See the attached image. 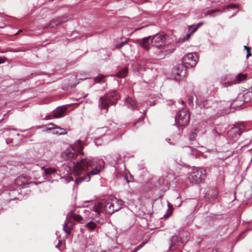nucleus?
I'll list each match as a JSON object with an SVG mask.
<instances>
[{
  "label": "nucleus",
  "mask_w": 252,
  "mask_h": 252,
  "mask_svg": "<svg viewBox=\"0 0 252 252\" xmlns=\"http://www.w3.org/2000/svg\"><path fill=\"white\" fill-rule=\"evenodd\" d=\"M104 207L103 203L102 202H99L97 204L95 205L93 207V210L96 213L95 216L97 215L99 216L100 214L102 212V208Z\"/></svg>",
  "instance_id": "obj_22"
},
{
  "label": "nucleus",
  "mask_w": 252,
  "mask_h": 252,
  "mask_svg": "<svg viewBox=\"0 0 252 252\" xmlns=\"http://www.w3.org/2000/svg\"><path fill=\"white\" fill-rule=\"evenodd\" d=\"M127 71L128 68L126 67L121 68L119 70L118 72L115 75V76L118 78H124L127 75Z\"/></svg>",
  "instance_id": "obj_25"
},
{
  "label": "nucleus",
  "mask_w": 252,
  "mask_h": 252,
  "mask_svg": "<svg viewBox=\"0 0 252 252\" xmlns=\"http://www.w3.org/2000/svg\"><path fill=\"white\" fill-rule=\"evenodd\" d=\"M212 134L215 137H219L221 135V134L219 133L216 129L212 130Z\"/></svg>",
  "instance_id": "obj_38"
},
{
  "label": "nucleus",
  "mask_w": 252,
  "mask_h": 252,
  "mask_svg": "<svg viewBox=\"0 0 252 252\" xmlns=\"http://www.w3.org/2000/svg\"><path fill=\"white\" fill-rule=\"evenodd\" d=\"M206 176V171L201 168L195 167L189 173L188 179L190 183L198 184L204 180Z\"/></svg>",
  "instance_id": "obj_3"
},
{
  "label": "nucleus",
  "mask_w": 252,
  "mask_h": 252,
  "mask_svg": "<svg viewBox=\"0 0 252 252\" xmlns=\"http://www.w3.org/2000/svg\"><path fill=\"white\" fill-rule=\"evenodd\" d=\"M193 97L192 96H189V97L188 100H189V103L190 106L193 105Z\"/></svg>",
  "instance_id": "obj_41"
},
{
  "label": "nucleus",
  "mask_w": 252,
  "mask_h": 252,
  "mask_svg": "<svg viewBox=\"0 0 252 252\" xmlns=\"http://www.w3.org/2000/svg\"><path fill=\"white\" fill-rule=\"evenodd\" d=\"M248 94H247L243 95V97L245 98L244 100H241L240 97L239 96L236 100L233 101V102L231 104V106L232 108H236L242 105L244 103L249 101V100L246 99V97Z\"/></svg>",
  "instance_id": "obj_17"
},
{
  "label": "nucleus",
  "mask_w": 252,
  "mask_h": 252,
  "mask_svg": "<svg viewBox=\"0 0 252 252\" xmlns=\"http://www.w3.org/2000/svg\"><path fill=\"white\" fill-rule=\"evenodd\" d=\"M5 63V60L2 58H0V64Z\"/></svg>",
  "instance_id": "obj_50"
},
{
  "label": "nucleus",
  "mask_w": 252,
  "mask_h": 252,
  "mask_svg": "<svg viewBox=\"0 0 252 252\" xmlns=\"http://www.w3.org/2000/svg\"><path fill=\"white\" fill-rule=\"evenodd\" d=\"M236 7H238V5H237L236 4H229L227 6V8H236Z\"/></svg>",
  "instance_id": "obj_43"
},
{
  "label": "nucleus",
  "mask_w": 252,
  "mask_h": 252,
  "mask_svg": "<svg viewBox=\"0 0 252 252\" xmlns=\"http://www.w3.org/2000/svg\"><path fill=\"white\" fill-rule=\"evenodd\" d=\"M73 218L75 221H80L83 220L82 217L79 215H74Z\"/></svg>",
  "instance_id": "obj_36"
},
{
  "label": "nucleus",
  "mask_w": 252,
  "mask_h": 252,
  "mask_svg": "<svg viewBox=\"0 0 252 252\" xmlns=\"http://www.w3.org/2000/svg\"><path fill=\"white\" fill-rule=\"evenodd\" d=\"M143 119L144 118L143 117L139 118L138 121H137L134 123V126H136V125L139 122L142 121L143 120Z\"/></svg>",
  "instance_id": "obj_45"
},
{
  "label": "nucleus",
  "mask_w": 252,
  "mask_h": 252,
  "mask_svg": "<svg viewBox=\"0 0 252 252\" xmlns=\"http://www.w3.org/2000/svg\"><path fill=\"white\" fill-rule=\"evenodd\" d=\"M75 145L78 150V153L83 154V153L82 152L83 146H82L81 141L80 140H77L75 143Z\"/></svg>",
  "instance_id": "obj_27"
},
{
  "label": "nucleus",
  "mask_w": 252,
  "mask_h": 252,
  "mask_svg": "<svg viewBox=\"0 0 252 252\" xmlns=\"http://www.w3.org/2000/svg\"><path fill=\"white\" fill-rule=\"evenodd\" d=\"M15 184L21 188H25L28 187V179L25 176H19L14 181Z\"/></svg>",
  "instance_id": "obj_11"
},
{
  "label": "nucleus",
  "mask_w": 252,
  "mask_h": 252,
  "mask_svg": "<svg viewBox=\"0 0 252 252\" xmlns=\"http://www.w3.org/2000/svg\"><path fill=\"white\" fill-rule=\"evenodd\" d=\"M244 49H245V50H247V52L248 51H249V50H251V48H250V47H248V46H244Z\"/></svg>",
  "instance_id": "obj_52"
},
{
  "label": "nucleus",
  "mask_w": 252,
  "mask_h": 252,
  "mask_svg": "<svg viewBox=\"0 0 252 252\" xmlns=\"http://www.w3.org/2000/svg\"><path fill=\"white\" fill-rule=\"evenodd\" d=\"M217 11H220V10L219 9H211L210 10L207 11L204 14L205 16L207 15H211L212 14L217 12Z\"/></svg>",
  "instance_id": "obj_33"
},
{
  "label": "nucleus",
  "mask_w": 252,
  "mask_h": 252,
  "mask_svg": "<svg viewBox=\"0 0 252 252\" xmlns=\"http://www.w3.org/2000/svg\"><path fill=\"white\" fill-rule=\"evenodd\" d=\"M196 135V134L194 131L191 132L189 134V139L192 141L194 140Z\"/></svg>",
  "instance_id": "obj_39"
},
{
  "label": "nucleus",
  "mask_w": 252,
  "mask_h": 252,
  "mask_svg": "<svg viewBox=\"0 0 252 252\" xmlns=\"http://www.w3.org/2000/svg\"><path fill=\"white\" fill-rule=\"evenodd\" d=\"M73 172L75 176H79L87 171L89 167L93 165V162L90 158H87L80 159L73 162Z\"/></svg>",
  "instance_id": "obj_2"
},
{
  "label": "nucleus",
  "mask_w": 252,
  "mask_h": 252,
  "mask_svg": "<svg viewBox=\"0 0 252 252\" xmlns=\"http://www.w3.org/2000/svg\"><path fill=\"white\" fill-rule=\"evenodd\" d=\"M62 169H61L59 170V172H60V173H61V172H62Z\"/></svg>",
  "instance_id": "obj_62"
},
{
  "label": "nucleus",
  "mask_w": 252,
  "mask_h": 252,
  "mask_svg": "<svg viewBox=\"0 0 252 252\" xmlns=\"http://www.w3.org/2000/svg\"><path fill=\"white\" fill-rule=\"evenodd\" d=\"M214 193H215V194H214V195L213 196V197L214 198H215L216 197V195H217V192L216 190H214Z\"/></svg>",
  "instance_id": "obj_56"
},
{
  "label": "nucleus",
  "mask_w": 252,
  "mask_h": 252,
  "mask_svg": "<svg viewBox=\"0 0 252 252\" xmlns=\"http://www.w3.org/2000/svg\"><path fill=\"white\" fill-rule=\"evenodd\" d=\"M181 103L183 104H184L185 102L183 100H182L181 101Z\"/></svg>",
  "instance_id": "obj_59"
},
{
  "label": "nucleus",
  "mask_w": 252,
  "mask_h": 252,
  "mask_svg": "<svg viewBox=\"0 0 252 252\" xmlns=\"http://www.w3.org/2000/svg\"><path fill=\"white\" fill-rule=\"evenodd\" d=\"M100 170L97 169V168H94L90 172H88V173L90 174V176L91 175H94L99 173Z\"/></svg>",
  "instance_id": "obj_35"
},
{
  "label": "nucleus",
  "mask_w": 252,
  "mask_h": 252,
  "mask_svg": "<svg viewBox=\"0 0 252 252\" xmlns=\"http://www.w3.org/2000/svg\"><path fill=\"white\" fill-rule=\"evenodd\" d=\"M186 74V69L184 68L182 65H178L172 72V76L176 81L182 79Z\"/></svg>",
  "instance_id": "obj_10"
},
{
  "label": "nucleus",
  "mask_w": 252,
  "mask_h": 252,
  "mask_svg": "<svg viewBox=\"0 0 252 252\" xmlns=\"http://www.w3.org/2000/svg\"><path fill=\"white\" fill-rule=\"evenodd\" d=\"M54 0H49L50 1H53Z\"/></svg>",
  "instance_id": "obj_63"
},
{
  "label": "nucleus",
  "mask_w": 252,
  "mask_h": 252,
  "mask_svg": "<svg viewBox=\"0 0 252 252\" xmlns=\"http://www.w3.org/2000/svg\"><path fill=\"white\" fill-rule=\"evenodd\" d=\"M104 76L102 75H99L94 78V81L95 83H103L104 82Z\"/></svg>",
  "instance_id": "obj_31"
},
{
  "label": "nucleus",
  "mask_w": 252,
  "mask_h": 252,
  "mask_svg": "<svg viewBox=\"0 0 252 252\" xmlns=\"http://www.w3.org/2000/svg\"><path fill=\"white\" fill-rule=\"evenodd\" d=\"M170 139H166V141H167L168 143H170V142H169V141H170Z\"/></svg>",
  "instance_id": "obj_60"
},
{
  "label": "nucleus",
  "mask_w": 252,
  "mask_h": 252,
  "mask_svg": "<svg viewBox=\"0 0 252 252\" xmlns=\"http://www.w3.org/2000/svg\"><path fill=\"white\" fill-rule=\"evenodd\" d=\"M151 36H148L143 38L142 39L139 40L138 42L142 47L146 50H148L151 43Z\"/></svg>",
  "instance_id": "obj_16"
},
{
  "label": "nucleus",
  "mask_w": 252,
  "mask_h": 252,
  "mask_svg": "<svg viewBox=\"0 0 252 252\" xmlns=\"http://www.w3.org/2000/svg\"><path fill=\"white\" fill-rule=\"evenodd\" d=\"M144 245H145V244H140V245H139L138 246H137L136 248H135L134 252H137L138 250H139L141 248H142Z\"/></svg>",
  "instance_id": "obj_42"
},
{
  "label": "nucleus",
  "mask_w": 252,
  "mask_h": 252,
  "mask_svg": "<svg viewBox=\"0 0 252 252\" xmlns=\"http://www.w3.org/2000/svg\"><path fill=\"white\" fill-rule=\"evenodd\" d=\"M169 105H172L173 104V101L171 100L168 101Z\"/></svg>",
  "instance_id": "obj_53"
},
{
  "label": "nucleus",
  "mask_w": 252,
  "mask_h": 252,
  "mask_svg": "<svg viewBox=\"0 0 252 252\" xmlns=\"http://www.w3.org/2000/svg\"><path fill=\"white\" fill-rule=\"evenodd\" d=\"M125 179L126 180L127 184H129L130 182H132L133 181V177L129 173L126 174L125 176Z\"/></svg>",
  "instance_id": "obj_32"
},
{
  "label": "nucleus",
  "mask_w": 252,
  "mask_h": 252,
  "mask_svg": "<svg viewBox=\"0 0 252 252\" xmlns=\"http://www.w3.org/2000/svg\"><path fill=\"white\" fill-rule=\"evenodd\" d=\"M179 236L182 245H185L189 239V233L186 231H181L179 233Z\"/></svg>",
  "instance_id": "obj_15"
},
{
  "label": "nucleus",
  "mask_w": 252,
  "mask_h": 252,
  "mask_svg": "<svg viewBox=\"0 0 252 252\" xmlns=\"http://www.w3.org/2000/svg\"><path fill=\"white\" fill-rule=\"evenodd\" d=\"M212 252H221L219 248H215L212 250Z\"/></svg>",
  "instance_id": "obj_46"
},
{
  "label": "nucleus",
  "mask_w": 252,
  "mask_h": 252,
  "mask_svg": "<svg viewBox=\"0 0 252 252\" xmlns=\"http://www.w3.org/2000/svg\"><path fill=\"white\" fill-rule=\"evenodd\" d=\"M61 243V240H59V243L56 246V248H58L59 247V245L60 244V243Z\"/></svg>",
  "instance_id": "obj_54"
},
{
  "label": "nucleus",
  "mask_w": 252,
  "mask_h": 252,
  "mask_svg": "<svg viewBox=\"0 0 252 252\" xmlns=\"http://www.w3.org/2000/svg\"><path fill=\"white\" fill-rule=\"evenodd\" d=\"M125 103L128 108L132 109H134L136 107L135 101L132 98L130 97H127L126 98Z\"/></svg>",
  "instance_id": "obj_24"
},
{
  "label": "nucleus",
  "mask_w": 252,
  "mask_h": 252,
  "mask_svg": "<svg viewBox=\"0 0 252 252\" xmlns=\"http://www.w3.org/2000/svg\"><path fill=\"white\" fill-rule=\"evenodd\" d=\"M104 207L107 213L112 214L122 208V202L121 200L115 198L110 201L106 202Z\"/></svg>",
  "instance_id": "obj_5"
},
{
  "label": "nucleus",
  "mask_w": 252,
  "mask_h": 252,
  "mask_svg": "<svg viewBox=\"0 0 252 252\" xmlns=\"http://www.w3.org/2000/svg\"><path fill=\"white\" fill-rule=\"evenodd\" d=\"M252 55L251 52H250V50L249 51H248L247 52V55H246V58H248L249 57H250Z\"/></svg>",
  "instance_id": "obj_48"
},
{
  "label": "nucleus",
  "mask_w": 252,
  "mask_h": 252,
  "mask_svg": "<svg viewBox=\"0 0 252 252\" xmlns=\"http://www.w3.org/2000/svg\"><path fill=\"white\" fill-rule=\"evenodd\" d=\"M197 29L194 25H192L189 27V32H191V33H193L197 31Z\"/></svg>",
  "instance_id": "obj_34"
},
{
  "label": "nucleus",
  "mask_w": 252,
  "mask_h": 252,
  "mask_svg": "<svg viewBox=\"0 0 252 252\" xmlns=\"http://www.w3.org/2000/svg\"><path fill=\"white\" fill-rule=\"evenodd\" d=\"M67 20L68 19L66 16L58 17L52 20L53 22H55L57 26L66 22Z\"/></svg>",
  "instance_id": "obj_23"
},
{
  "label": "nucleus",
  "mask_w": 252,
  "mask_h": 252,
  "mask_svg": "<svg viewBox=\"0 0 252 252\" xmlns=\"http://www.w3.org/2000/svg\"><path fill=\"white\" fill-rule=\"evenodd\" d=\"M163 51H167V50H166V49H165V47H164V48H163Z\"/></svg>",
  "instance_id": "obj_61"
},
{
  "label": "nucleus",
  "mask_w": 252,
  "mask_h": 252,
  "mask_svg": "<svg viewBox=\"0 0 252 252\" xmlns=\"http://www.w3.org/2000/svg\"><path fill=\"white\" fill-rule=\"evenodd\" d=\"M128 39H126V40L125 41H122L121 42V43H118L116 44V47L117 48H121L122 47H123L124 45H125L127 43V41H128Z\"/></svg>",
  "instance_id": "obj_37"
},
{
  "label": "nucleus",
  "mask_w": 252,
  "mask_h": 252,
  "mask_svg": "<svg viewBox=\"0 0 252 252\" xmlns=\"http://www.w3.org/2000/svg\"><path fill=\"white\" fill-rule=\"evenodd\" d=\"M66 111V107L63 106L59 107L53 111V116L55 118H59L63 117Z\"/></svg>",
  "instance_id": "obj_18"
},
{
  "label": "nucleus",
  "mask_w": 252,
  "mask_h": 252,
  "mask_svg": "<svg viewBox=\"0 0 252 252\" xmlns=\"http://www.w3.org/2000/svg\"><path fill=\"white\" fill-rule=\"evenodd\" d=\"M189 120L190 115L188 111L182 109L180 110L175 116V125H177L178 127L179 126H184L189 122Z\"/></svg>",
  "instance_id": "obj_4"
},
{
  "label": "nucleus",
  "mask_w": 252,
  "mask_h": 252,
  "mask_svg": "<svg viewBox=\"0 0 252 252\" xmlns=\"http://www.w3.org/2000/svg\"><path fill=\"white\" fill-rule=\"evenodd\" d=\"M72 151H74V150H72ZM62 156L65 159L70 160L76 158L78 157V154L74 151L67 149L62 153Z\"/></svg>",
  "instance_id": "obj_12"
},
{
  "label": "nucleus",
  "mask_w": 252,
  "mask_h": 252,
  "mask_svg": "<svg viewBox=\"0 0 252 252\" xmlns=\"http://www.w3.org/2000/svg\"><path fill=\"white\" fill-rule=\"evenodd\" d=\"M48 27H49L50 28H54L56 27H57L56 24L55 22H53V21L51 20L47 25Z\"/></svg>",
  "instance_id": "obj_40"
},
{
  "label": "nucleus",
  "mask_w": 252,
  "mask_h": 252,
  "mask_svg": "<svg viewBox=\"0 0 252 252\" xmlns=\"http://www.w3.org/2000/svg\"><path fill=\"white\" fill-rule=\"evenodd\" d=\"M196 103L197 105L201 108H208L211 107V103H210L208 100L203 99L200 101H199V99L197 98L196 99Z\"/></svg>",
  "instance_id": "obj_20"
},
{
  "label": "nucleus",
  "mask_w": 252,
  "mask_h": 252,
  "mask_svg": "<svg viewBox=\"0 0 252 252\" xmlns=\"http://www.w3.org/2000/svg\"><path fill=\"white\" fill-rule=\"evenodd\" d=\"M55 129H58L59 130L54 131V133L56 134H58L59 135H64L67 133V131L65 129L63 128H61L59 127L56 126L55 127Z\"/></svg>",
  "instance_id": "obj_30"
},
{
  "label": "nucleus",
  "mask_w": 252,
  "mask_h": 252,
  "mask_svg": "<svg viewBox=\"0 0 252 252\" xmlns=\"http://www.w3.org/2000/svg\"><path fill=\"white\" fill-rule=\"evenodd\" d=\"M73 179V178L72 177H70V176H68L67 177V182H70V181H72Z\"/></svg>",
  "instance_id": "obj_51"
},
{
  "label": "nucleus",
  "mask_w": 252,
  "mask_h": 252,
  "mask_svg": "<svg viewBox=\"0 0 252 252\" xmlns=\"http://www.w3.org/2000/svg\"><path fill=\"white\" fill-rule=\"evenodd\" d=\"M4 199L7 202H10L12 200L17 199L19 195V192L17 189H13L10 190H5L2 193Z\"/></svg>",
  "instance_id": "obj_9"
},
{
  "label": "nucleus",
  "mask_w": 252,
  "mask_h": 252,
  "mask_svg": "<svg viewBox=\"0 0 252 252\" xmlns=\"http://www.w3.org/2000/svg\"><path fill=\"white\" fill-rule=\"evenodd\" d=\"M202 25H203V23L202 22H199V23H198L197 24L194 25L195 26L196 29H198Z\"/></svg>",
  "instance_id": "obj_44"
},
{
  "label": "nucleus",
  "mask_w": 252,
  "mask_h": 252,
  "mask_svg": "<svg viewBox=\"0 0 252 252\" xmlns=\"http://www.w3.org/2000/svg\"><path fill=\"white\" fill-rule=\"evenodd\" d=\"M166 39L165 36L160 34H157L151 39V44L152 46L158 48L162 46L164 47L165 46Z\"/></svg>",
  "instance_id": "obj_6"
},
{
  "label": "nucleus",
  "mask_w": 252,
  "mask_h": 252,
  "mask_svg": "<svg viewBox=\"0 0 252 252\" xmlns=\"http://www.w3.org/2000/svg\"><path fill=\"white\" fill-rule=\"evenodd\" d=\"M247 232V231H245V232H244L242 233L241 234H240L238 236V237H239V238L243 237V235H244L245 234V233L246 232Z\"/></svg>",
  "instance_id": "obj_49"
},
{
  "label": "nucleus",
  "mask_w": 252,
  "mask_h": 252,
  "mask_svg": "<svg viewBox=\"0 0 252 252\" xmlns=\"http://www.w3.org/2000/svg\"><path fill=\"white\" fill-rule=\"evenodd\" d=\"M163 176H165V177L163 179L160 178L159 179V182L160 184L163 183L164 184H167L171 181L174 180L176 179V175L173 173H168L167 175H163Z\"/></svg>",
  "instance_id": "obj_14"
},
{
  "label": "nucleus",
  "mask_w": 252,
  "mask_h": 252,
  "mask_svg": "<svg viewBox=\"0 0 252 252\" xmlns=\"http://www.w3.org/2000/svg\"><path fill=\"white\" fill-rule=\"evenodd\" d=\"M171 244L169 247V249L171 251L174 250L179 247H183L181 243V240H178V238L177 236H173L170 238Z\"/></svg>",
  "instance_id": "obj_13"
},
{
  "label": "nucleus",
  "mask_w": 252,
  "mask_h": 252,
  "mask_svg": "<svg viewBox=\"0 0 252 252\" xmlns=\"http://www.w3.org/2000/svg\"><path fill=\"white\" fill-rule=\"evenodd\" d=\"M246 75L244 74L243 73H239L236 76V82H237V83H241L243 80L246 79Z\"/></svg>",
  "instance_id": "obj_28"
},
{
  "label": "nucleus",
  "mask_w": 252,
  "mask_h": 252,
  "mask_svg": "<svg viewBox=\"0 0 252 252\" xmlns=\"http://www.w3.org/2000/svg\"><path fill=\"white\" fill-rule=\"evenodd\" d=\"M86 226L88 230L93 231L96 228V224L94 222L90 221L86 224Z\"/></svg>",
  "instance_id": "obj_26"
},
{
  "label": "nucleus",
  "mask_w": 252,
  "mask_h": 252,
  "mask_svg": "<svg viewBox=\"0 0 252 252\" xmlns=\"http://www.w3.org/2000/svg\"><path fill=\"white\" fill-rule=\"evenodd\" d=\"M2 121H3V119L0 120V122H1Z\"/></svg>",
  "instance_id": "obj_64"
},
{
  "label": "nucleus",
  "mask_w": 252,
  "mask_h": 252,
  "mask_svg": "<svg viewBox=\"0 0 252 252\" xmlns=\"http://www.w3.org/2000/svg\"><path fill=\"white\" fill-rule=\"evenodd\" d=\"M197 56L195 53H188L183 59V63L186 67L190 66L193 67L197 63Z\"/></svg>",
  "instance_id": "obj_7"
},
{
  "label": "nucleus",
  "mask_w": 252,
  "mask_h": 252,
  "mask_svg": "<svg viewBox=\"0 0 252 252\" xmlns=\"http://www.w3.org/2000/svg\"><path fill=\"white\" fill-rule=\"evenodd\" d=\"M63 231L67 233L68 235L71 233V228L68 226V221H65L63 226Z\"/></svg>",
  "instance_id": "obj_29"
},
{
  "label": "nucleus",
  "mask_w": 252,
  "mask_h": 252,
  "mask_svg": "<svg viewBox=\"0 0 252 252\" xmlns=\"http://www.w3.org/2000/svg\"><path fill=\"white\" fill-rule=\"evenodd\" d=\"M191 34V32H188V33H187V34L186 35V38L187 40H188L190 37Z\"/></svg>",
  "instance_id": "obj_47"
},
{
  "label": "nucleus",
  "mask_w": 252,
  "mask_h": 252,
  "mask_svg": "<svg viewBox=\"0 0 252 252\" xmlns=\"http://www.w3.org/2000/svg\"><path fill=\"white\" fill-rule=\"evenodd\" d=\"M100 163H101L103 164H104V161L103 160H101L99 161Z\"/></svg>",
  "instance_id": "obj_57"
},
{
  "label": "nucleus",
  "mask_w": 252,
  "mask_h": 252,
  "mask_svg": "<svg viewBox=\"0 0 252 252\" xmlns=\"http://www.w3.org/2000/svg\"><path fill=\"white\" fill-rule=\"evenodd\" d=\"M120 97V96L116 91L111 90L106 93L104 96L99 98V106L101 109H105V113H106L109 105L115 104Z\"/></svg>",
  "instance_id": "obj_1"
},
{
  "label": "nucleus",
  "mask_w": 252,
  "mask_h": 252,
  "mask_svg": "<svg viewBox=\"0 0 252 252\" xmlns=\"http://www.w3.org/2000/svg\"><path fill=\"white\" fill-rule=\"evenodd\" d=\"M41 169L43 171V173L45 175H50L57 171L56 168L51 167H46L45 166H43L41 167Z\"/></svg>",
  "instance_id": "obj_21"
},
{
  "label": "nucleus",
  "mask_w": 252,
  "mask_h": 252,
  "mask_svg": "<svg viewBox=\"0 0 252 252\" xmlns=\"http://www.w3.org/2000/svg\"><path fill=\"white\" fill-rule=\"evenodd\" d=\"M244 129V126L243 124L231 128L228 132V136L232 140H236L241 135Z\"/></svg>",
  "instance_id": "obj_8"
},
{
  "label": "nucleus",
  "mask_w": 252,
  "mask_h": 252,
  "mask_svg": "<svg viewBox=\"0 0 252 252\" xmlns=\"http://www.w3.org/2000/svg\"><path fill=\"white\" fill-rule=\"evenodd\" d=\"M90 179V174L87 173L83 176L77 177L75 179V184L78 185L83 182H89Z\"/></svg>",
  "instance_id": "obj_19"
},
{
  "label": "nucleus",
  "mask_w": 252,
  "mask_h": 252,
  "mask_svg": "<svg viewBox=\"0 0 252 252\" xmlns=\"http://www.w3.org/2000/svg\"><path fill=\"white\" fill-rule=\"evenodd\" d=\"M68 173V170L66 171V173L64 172H63V173L65 174H67Z\"/></svg>",
  "instance_id": "obj_58"
},
{
  "label": "nucleus",
  "mask_w": 252,
  "mask_h": 252,
  "mask_svg": "<svg viewBox=\"0 0 252 252\" xmlns=\"http://www.w3.org/2000/svg\"><path fill=\"white\" fill-rule=\"evenodd\" d=\"M61 168L65 169V168H67V166L66 165L64 164V165H63Z\"/></svg>",
  "instance_id": "obj_55"
}]
</instances>
